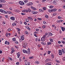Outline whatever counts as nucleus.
I'll return each mask as SVG.
<instances>
[{
    "instance_id": "21",
    "label": "nucleus",
    "mask_w": 65,
    "mask_h": 65,
    "mask_svg": "<svg viewBox=\"0 0 65 65\" xmlns=\"http://www.w3.org/2000/svg\"><path fill=\"white\" fill-rule=\"evenodd\" d=\"M30 63L29 62H28V63H26L25 64V65H30Z\"/></svg>"
},
{
    "instance_id": "1",
    "label": "nucleus",
    "mask_w": 65,
    "mask_h": 65,
    "mask_svg": "<svg viewBox=\"0 0 65 65\" xmlns=\"http://www.w3.org/2000/svg\"><path fill=\"white\" fill-rule=\"evenodd\" d=\"M19 4L23 6L25 5V3H24V2L22 1H20L19 2Z\"/></svg>"
},
{
    "instance_id": "46",
    "label": "nucleus",
    "mask_w": 65,
    "mask_h": 65,
    "mask_svg": "<svg viewBox=\"0 0 65 65\" xmlns=\"http://www.w3.org/2000/svg\"><path fill=\"white\" fill-rule=\"evenodd\" d=\"M36 31H39V29H36Z\"/></svg>"
},
{
    "instance_id": "23",
    "label": "nucleus",
    "mask_w": 65,
    "mask_h": 65,
    "mask_svg": "<svg viewBox=\"0 0 65 65\" xmlns=\"http://www.w3.org/2000/svg\"><path fill=\"white\" fill-rule=\"evenodd\" d=\"M15 12H19L20 10H15Z\"/></svg>"
},
{
    "instance_id": "61",
    "label": "nucleus",
    "mask_w": 65,
    "mask_h": 65,
    "mask_svg": "<svg viewBox=\"0 0 65 65\" xmlns=\"http://www.w3.org/2000/svg\"><path fill=\"white\" fill-rule=\"evenodd\" d=\"M53 15H56V13H54L53 14Z\"/></svg>"
},
{
    "instance_id": "10",
    "label": "nucleus",
    "mask_w": 65,
    "mask_h": 65,
    "mask_svg": "<svg viewBox=\"0 0 65 65\" xmlns=\"http://www.w3.org/2000/svg\"><path fill=\"white\" fill-rule=\"evenodd\" d=\"M28 18L29 19V20H30L31 21H32L33 20V19L32 17H28Z\"/></svg>"
},
{
    "instance_id": "62",
    "label": "nucleus",
    "mask_w": 65,
    "mask_h": 65,
    "mask_svg": "<svg viewBox=\"0 0 65 65\" xmlns=\"http://www.w3.org/2000/svg\"><path fill=\"white\" fill-rule=\"evenodd\" d=\"M8 31H11V30L9 28L8 29Z\"/></svg>"
},
{
    "instance_id": "39",
    "label": "nucleus",
    "mask_w": 65,
    "mask_h": 65,
    "mask_svg": "<svg viewBox=\"0 0 65 65\" xmlns=\"http://www.w3.org/2000/svg\"><path fill=\"white\" fill-rule=\"evenodd\" d=\"M25 33L26 34H27V35H28V34H29V33H28V32H27V31H25Z\"/></svg>"
},
{
    "instance_id": "30",
    "label": "nucleus",
    "mask_w": 65,
    "mask_h": 65,
    "mask_svg": "<svg viewBox=\"0 0 65 65\" xmlns=\"http://www.w3.org/2000/svg\"><path fill=\"white\" fill-rule=\"evenodd\" d=\"M51 56L52 58H54L55 57V55L54 54H52Z\"/></svg>"
},
{
    "instance_id": "45",
    "label": "nucleus",
    "mask_w": 65,
    "mask_h": 65,
    "mask_svg": "<svg viewBox=\"0 0 65 65\" xmlns=\"http://www.w3.org/2000/svg\"><path fill=\"white\" fill-rule=\"evenodd\" d=\"M44 43H45L43 42H41V43L42 44H43V45H44L45 44H44Z\"/></svg>"
},
{
    "instance_id": "56",
    "label": "nucleus",
    "mask_w": 65,
    "mask_h": 65,
    "mask_svg": "<svg viewBox=\"0 0 65 65\" xmlns=\"http://www.w3.org/2000/svg\"><path fill=\"white\" fill-rule=\"evenodd\" d=\"M21 14L22 15H25V14L24 13H21Z\"/></svg>"
},
{
    "instance_id": "47",
    "label": "nucleus",
    "mask_w": 65,
    "mask_h": 65,
    "mask_svg": "<svg viewBox=\"0 0 65 65\" xmlns=\"http://www.w3.org/2000/svg\"><path fill=\"white\" fill-rule=\"evenodd\" d=\"M29 21V20L28 19H27L26 20V22H28Z\"/></svg>"
},
{
    "instance_id": "37",
    "label": "nucleus",
    "mask_w": 65,
    "mask_h": 65,
    "mask_svg": "<svg viewBox=\"0 0 65 65\" xmlns=\"http://www.w3.org/2000/svg\"><path fill=\"white\" fill-rule=\"evenodd\" d=\"M43 24H44L45 25H46V23L45 21H44L43 22Z\"/></svg>"
},
{
    "instance_id": "16",
    "label": "nucleus",
    "mask_w": 65,
    "mask_h": 65,
    "mask_svg": "<svg viewBox=\"0 0 65 65\" xmlns=\"http://www.w3.org/2000/svg\"><path fill=\"white\" fill-rule=\"evenodd\" d=\"M10 19L11 20H12L13 21H14L15 20L14 18L13 17H10Z\"/></svg>"
},
{
    "instance_id": "52",
    "label": "nucleus",
    "mask_w": 65,
    "mask_h": 65,
    "mask_svg": "<svg viewBox=\"0 0 65 65\" xmlns=\"http://www.w3.org/2000/svg\"><path fill=\"white\" fill-rule=\"evenodd\" d=\"M58 19H62V17H61L60 16H58Z\"/></svg>"
},
{
    "instance_id": "3",
    "label": "nucleus",
    "mask_w": 65,
    "mask_h": 65,
    "mask_svg": "<svg viewBox=\"0 0 65 65\" xmlns=\"http://www.w3.org/2000/svg\"><path fill=\"white\" fill-rule=\"evenodd\" d=\"M23 12H28V11L27 9H24L22 10Z\"/></svg>"
},
{
    "instance_id": "24",
    "label": "nucleus",
    "mask_w": 65,
    "mask_h": 65,
    "mask_svg": "<svg viewBox=\"0 0 65 65\" xmlns=\"http://www.w3.org/2000/svg\"><path fill=\"white\" fill-rule=\"evenodd\" d=\"M48 11H49V12H53V9H51L50 10H48Z\"/></svg>"
},
{
    "instance_id": "57",
    "label": "nucleus",
    "mask_w": 65,
    "mask_h": 65,
    "mask_svg": "<svg viewBox=\"0 0 65 65\" xmlns=\"http://www.w3.org/2000/svg\"><path fill=\"white\" fill-rule=\"evenodd\" d=\"M63 60L64 61H65V57H63L62 58Z\"/></svg>"
},
{
    "instance_id": "2",
    "label": "nucleus",
    "mask_w": 65,
    "mask_h": 65,
    "mask_svg": "<svg viewBox=\"0 0 65 65\" xmlns=\"http://www.w3.org/2000/svg\"><path fill=\"white\" fill-rule=\"evenodd\" d=\"M32 4L33 3H32V2H30L29 3H27V5L28 6H32Z\"/></svg>"
},
{
    "instance_id": "12",
    "label": "nucleus",
    "mask_w": 65,
    "mask_h": 65,
    "mask_svg": "<svg viewBox=\"0 0 65 65\" xmlns=\"http://www.w3.org/2000/svg\"><path fill=\"white\" fill-rule=\"evenodd\" d=\"M65 49L63 48V49H62L61 51L63 53H65Z\"/></svg>"
},
{
    "instance_id": "43",
    "label": "nucleus",
    "mask_w": 65,
    "mask_h": 65,
    "mask_svg": "<svg viewBox=\"0 0 65 65\" xmlns=\"http://www.w3.org/2000/svg\"><path fill=\"white\" fill-rule=\"evenodd\" d=\"M37 19L38 20H39V21H41V20H42V19H41V18H38Z\"/></svg>"
},
{
    "instance_id": "40",
    "label": "nucleus",
    "mask_w": 65,
    "mask_h": 65,
    "mask_svg": "<svg viewBox=\"0 0 65 65\" xmlns=\"http://www.w3.org/2000/svg\"><path fill=\"white\" fill-rule=\"evenodd\" d=\"M49 34V35H50V36H52V35H53V34H52L51 33H50Z\"/></svg>"
},
{
    "instance_id": "27",
    "label": "nucleus",
    "mask_w": 65,
    "mask_h": 65,
    "mask_svg": "<svg viewBox=\"0 0 65 65\" xmlns=\"http://www.w3.org/2000/svg\"><path fill=\"white\" fill-rule=\"evenodd\" d=\"M3 13H7V12L4 11H4H3Z\"/></svg>"
},
{
    "instance_id": "41",
    "label": "nucleus",
    "mask_w": 65,
    "mask_h": 65,
    "mask_svg": "<svg viewBox=\"0 0 65 65\" xmlns=\"http://www.w3.org/2000/svg\"><path fill=\"white\" fill-rule=\"evenodd\" d=\"M17 30H18V31H21V29L19 28H16Z\"/></svg>"
},
{
    "instance_id": "63",
    "label": "nucleus",
    "mask_w": 65,
    "mask_h": 65,
    "mask_svg": "<svg viewBox=\"0 0 65 65\" xmlns=\"http://www.w3.org/2000/svg\"><path fill=\"white\" fill-rule=\"evenodd\" d=\"M2 7V5L1 4H0V7Z\"/></svg>"
},
{
    "instance_id": "19",
    "label": "nucleus",
    "mask_w": 65,
    "mask_h": 65,
    "mask_svg": "<svg viewBox=\"0 0 65 65\" xmlns=\"http://www.w3.org/2000/svg\"><path fill=\"white\" fill-rule=\"evenodd\" d=\"M57 9H52V11H53V12H55L56 11H57Z\"/></svg>"
},
{
    "instance_id": "4",
    "label": "nucleus",
    "mask_w": 65,
    "mask_h": 65,
    "mask_svg": "<svg viewBox=\"0 0 65 65\" xmlns=\"http://www.w3.org/2000/svg\"><path fill=\"white\" fill-rule=\"evenodd\" d=\"M31 8L33 9V10H36V8H35L34 7L32 6H31L30 7Z\"/></svg>"
},
{
    "instance_id": "48",
    "label": "nucleus",
    "mask_w": 65,
    "mask_h": 65,
    "mask_svg": "<svg viewBox=\"0 0 65 65\" xmlns=\"http://www.w3.org/2000/svg\"><path fill=\"white\" fill-rule=\"evenodd\" d=\"M15 44H18V43H19V42L17 41H16L15 42Z\"/></svg>"
},
{
    "instance_id": "42",
    "label": "nucleus",
    "mask_w": 65,
    "mask_h": 65,
    "mask_svg": "<svg viewBox=\"0 0 65 65\" xmlns=\"http://www.w3.org/2000/svg\"><path fill=\"white\" fill-rule=\"evenodd\" d=\"M8 42V41H6L5 42V44H7V43Z\"/></svg>"
},
{
    "instance_id": "18",
    "label": "nucleus",
    "mask_w": 65,
    "mask_h": 65,
    "mask_svg": "<svg viewBox=\"0 0 65 65\" xmlns=\"http://www.w3.org/2000/svg\"><path fill=\"white\" fill-rule=\"evenodd\" d=\"M17 25V24L15 23H13L12 24V26H15Z\"/></svg>"
},
{
    "instance_id": "55",
    "label": "nucleus",
    "mask_w": 65,
    "mask_h": 65,
    "mask_svg": "<svg viewBox=\"0 0 65 65\" xmlns=\"http://www.w3.org/2000/svg\"><path fill=\"white\" fill-rule=\"evenodd\" d=\"M36 64H39V61H37L36 62Z\"/></svg>"
},
{
    "instance_id": "6",
    "label": "nucleus",
    "mask_w": 65,
    "mask_h": 65,
    "mask_svg": "<svg viewBox=\"0 0 65 65\" xmlns=\"http://www.w3.org/2000/svg\"><path fill=\"white\" fill-rule=\"evenodd\" d=\"M23 51L24 53H25L26 54H28V52H27V50H23Z\"/></svg>"
},
{
    "instance_id": "22",
    "label": "nucleus",
    "mask_w": 65,
    "mask_h": 65,
    "mask_svg": "<svg viewBox=\"0 0 65 65\" xmlns=\"http://www.w3.org/2000/svg\"><path fill=\"white\" fill-rule=\"evenodd\" d=\"M52 44V43L50 42H48L47 43V45H50V44Z\"/></svg>"
},
{
    "instance_id": "17",
    "label": "nucleus",
    "mask_w": 65,
    "mask_h": 65,
    "mask_svg": "<svg viewBox=\"0 0 65 65\" xmlns=\"http://www.w3.org/2000/svg\"><path fill=\"white\" fill-rule=\"evenodd\" d=\"M41 41H45V39L44 38L42 37L41 38Z\"/></svg>"
},
{
    "instance_id": "49",
    "label": "nucleus",
    "mask_w": 65,
    "mask_h": 65,
    "mask_svg": "<svg viewBox=\"0 0 65 65\" xmlns=\"http://www.w3.org/2000/svg\"><path fill=\"white\" fill-rule=\"evenodd\" d=\"M15 51H14V50H12L11 51V53L12 54L13 53V52H14Z\"/></svg>"
},
{
    "instance_id": "9",
    "label": "nucleus",
    "mask_w": 65,
    "mask_h": 65,
    "mask_svg": "<svg viewBox=\"0 0 65 65\" xmlns=\"http://www.w3.org/2000/svg\"><path fill=\"white\" fill-rule=\"evenodd\" d=\"M26 45H27V44H25V43H24L23 44V47L24 48H26Z\"/></svg>"
},
{
    "instance_id": "13",
    "label": "nucleus",
    "mask_w": 65,
    "mask_h": 65,
    "mask_svg": "<svg viewBox=\"0 0 65 65\" xmlns=\"http://www.w3.org/2000/svg\"><path fill=\"white\" fill-rule=\"evenodd\" d=\"M39 10L40 12H43L44 11L42 9H39Z\"/></svg>"
},
{
    "instance_id": "64",
    "label": "nucleus",
    "mask_w": 65,
    "mask_h": 65,
    "mask_svg": "<svg viewBox=\"0 0 65 65\" xmlns=\"http://www.w3.org/2000/svg\"><path fill=\"white\" fill-rule=\"evenodd\" d=\"M22 40H21V39H20V42H22Z\"/></svg>"
},
{
    "instance_id": "8",
    "label": "nucleus",
    "mask_w": 65,
    "mask_h": 65,
    "mask_svg": "<svg viewBox=\"0 0 65 65\" xmlns=\"http://www.w3.org/2000/svg\"><path fill=\"white\" fill-rule=\"evenodd\" d=\"M17 55L18 58H19L20 57V56H21V54H20V53L19 52H18L17 53Z\"/></svg>"
},
{
    "instance_id": "50",
    "label": "nucleus",
    "mask_w": 65,
    "mask_h": 65,
    "mask_svg": "<svg viewBox=\"0 0 65 65\" xmlns=\"http://www.w3.org/2000/svg\"><path fill=\"white\" fill-rule=\"evenodd\" d=\"M43 9L44 10H46V8L45 7H43Z\"/></svg>"
},
{
    "instance_id": "28",
    "label": "nucleus",
    "mask_w": 65,
    "mask_h": 65,
    "mask_svg": "<svg viewBox=\"0 0 65 65\" xmlns=\"http://www.w3.org/2000/svg\"><path fill=\"white\" fill-rule=\"evenodd\" d=\"M47 65H52V64H51V63L50 62H48L47 63Z\"/></svg>"
},
{
    "instance_id": "11",
    "label": "nucleus",
    "mask_w": 65,
    "mask_h": 65,
    "mask_svg": "<svg viewBox=\"0 0 65 65\" xmlns=\"http://www.w3.org/2000/svg\"><path fill=\"white\" fill-rule=\"evenodd\" d=\"M61 29H62V31L63 32H64V31H65V28L64 27H62Z\"/></svg>"
},
{
    "instance_id": "35",
    "label": "nucleus",
    "mask_w": 65,
    "mask_h": 65,
    "mask_svg": "<svg viewBox=\"0 0 65 65\" xmlns=\"http://www.w3.org/2000/svg\"><path fill=\"white\" fill-rule=\"evenodd\" d=\"M50 40V41H51V42H53V41L54 40L53 39H52L51 38Z\"/></svg>"
},
{
    "instance_id": "5",
    "label": "nucleus",
    "mask_w": 65,
    "mask_h": 65,
    "mask_svg": "<svg viewBox=\"0 0 65 65\" xmlns=\"http://www.w3.org/2000/svg\"><path fill=\"white\" fill-rule=\"evenodd\" d=\"M51 59L49 58L47 59H46L45 60V62L46 63L47 62H48V61H51Z\"/></svg>"
},
{
    "instance_id": "60",
    "label": "nucleus",
    "mask_w": 65,
    "mask_h": 65,
    "mask_svg": "<svg viewBox=\"0 0 65 65\" xmlns=\"http://www.w3.org/2000/svg\"><path fill=\"white\" fill-rule=\"evenodd\" d=\"M55 61H56L57 62H58V63H60V62H59V61L58 60H56Z\"/></svg>"
},
{
    "instance_id": "36",
    "label": "nucleus",
    "mask_w": 65,
    "mask_h": 65,
    "mask_svg": "<svg viewBox=\"0 0 65 65\" xmlns=\"http://www.w3.org/2000/svg\"><path fill=\"white\" fill-rule=\"evenodd\" d=\"M45 26V25H44L42 26V28H43V29H45L46 28Z\"/></svg>"
},
{
    "instance_id": "38",
    "label": "nucleus",
    "mask_w": 65,
    "mask_h": 65,
    "mask_svg": "<svg viewBox=\"0 0 65 65\" xmlns=\"http://www.w3.org/2000/svg\"><path fill=\"white\" fill-rule=\"evenodd\" d=\"M43 37V38H46V36L45 35H43V37Z\"/></svg>"
},
{
    "instance_id": "33",
    "label": "nucleus",
    "mask_w": 65,
    "mask_h": 65,
    "mask_svg": "<svg viewBox=\"0 0 65 65\" xmlns=\"http://www.w3.org/2000/svg\"><path fill=\"white\" fill-rule=\"evenodd\" d=\"M53 7H54V6H50L49 8H53Z\"/></svg>"
},
{
    "instance_id": "25",
    "label": "nucleus",
    "mask_w": 65,
    "mask_h": 65,
    "mask_svg": "<svg viewBox=\"0 0 65 65\" xmlns=\"http://www.w3.org/2000/svg\"><path fill=\"white\" fill-rule=\"evenodd\" d=\"M7 13H9V14H11V13H12L10 11H7Z\"/></svg>"
},
{
    "instance_id": "44",
    "label": "nucleus",
    "mask_w": 65,
    "mask_h": 65,
    "mask_svg": "<svg viewBox=\"0 0 65 65\" xmlns=\"http://www.w3.org/2000/svg\"><path fill=\"white\" fill-rule=\"evenodd\" d=\"M61 42L63 43L64 44H65V42L64 41H62Z\"/></svg>"
},
{
    "instance_id": "7",
    "label": "nucleus",
    "mask_w": 65,
    "mask_h": 65,
    "mask_svg": "<svg viewBox=\"0 0 65 65\" xmlns=\"http://www.w3.org/2000/svg\"><path fill=\"white\" fill-rule=\"evenodd\" d=\"M59 54L60 56L62 55V51L61 50H59Z\"/></svg>"
},
{
    "instance_id": "59",
    "label": "nucleus",
    "mask_w": 65,
    "mask_h": 65,
    "mask_svg": "<svg viewBox=\"0 0 65 65\" xmlns=\"http://www.w3.org/2000/svg\"><path fill=\"white\" fill-rule=\"evenodd\" d=\"M19 59L20 62H22V59H21V58H20Z\"/></svg>"
},
{
    "instance_id": "31",
    "label": "nucleus",
    "mask_w": 65,
    "mask_h": 65,
    "mask_svg": "<svg viewBox=\"0 0 65 65\" xmlns=\"http://www.w3.org/2000/svg\"><path fill=\"white\" fill-rule=\"evenodd\" d=\"M6 2L4 0H2V3H5Z\"/></svg>"
},
{
    "instance_id": "15",
    "label": "nucleus",
    "mask_w": 65,
    "mask_h": 65,
    "mask_svg": "<svg viewBox=\"0 0 65 65\" xmlns=\"http://www.w3.org/2000/svg\"><path fill=\"white\" fill-rule=\"evenodd\" d=\"M21 38L22 40H24V39H25V38L23 36H21Z\"/></svg>"
},
{
    "instance_id": "51",
    "label": "nucleus",
    "mask_w": 65,
    "mask_h": 65,
    "mask_svg": "<svg viewBox=\"0 0 65 65\" xmlns=\"http://www.w3.org/2000/svg\"><path fill=\"white\" fill-rule=\"evenodd\" d=\"M28 28H27V29H28V30H31V29L30 28V27H28Z\"/></svg>"
},
{
    "instance_id": "26",
    "label": "nucleus",
    "mask_w": 65,
    "mask_h": 65,
    "mask_svg": "<svg viewBox=\"0 0 65 65\" xmlns=\"http://www.w3.org/2000/svg\"><path fill=\"white\" fill-rule=\"evenodd\" d=\"M0 11L2 12V13H3V11H4V10L2 9H0Z\"/></svg>"
},
{
    "instance_id": "29",
    "label": "nucleus",
    "mask_w": 65,
    "mask_h": 65,
    "mask_svg": "<svg viewBox=\"0 0 65 65\" xmlns=\"http://www.w3.org/2000/svg\"><path fill=\"white\" fill-rule=\"evenodd\" d=\"M12 40L13 41H15V40H16V39H15V38H14L12 39Z\"/></svg>"
},
{
    "instance_id": "58",
    "label": "nucleus",
    "mask_w": 65,
    "mask_h": 65,
    "mask_svg": "<svg viewBox=\"0 0 65 65\" xmlns=\"http://www.w3.org/2000/svg\"><path fill=\"white\" fill-rule=\"evenodd\" d=\"M47 53H48V55H50V53H51V52H50V51H48Z\"/></svg>"
},
{
    "instance_id": "34",
    "label": "nucleus",
    "mask_w": 65,
    "mask_h": 65,
    "mask_svg": "<svg viewBox=\"0 0 65 65\" xmlns=\"http://www.w3.org/2000/svg\"><path fill=\"white\" fill-rule=\"evenodd\" d=\"M45 17L46 18H48V15H45Z\"/></svg>"
},
{
    "instance_id": "14",
    "label": "nucleus",
    "mask_w": 65,
    "mask_h": 65,
    "mask_svg": "<svg viewBox=\"0 0 65 65\" xmlns=\"http://www.w3.org/2000/svg\"><path fill=\"white\" fill-rule=\"evenodd\" d=\"M53 3L54 4H55V5H56V4H57L56 1L54 0L53 1Z\"/></svg>"
},
{
    "instance_id": "20",
    "label": "nucleus",
    "mask_w": 65,
    "mask_h": 65,
    "mask_svg": "<svg viewBox=\"0 0 65 65\" xmlns=\"http://www.w3.org/2000/svg\"><path fill=\"white\" fill-rule=\"evenodd\" d=\"M24 3L25 4H27L28 3V0H24Z\"/></svg>"
},
{
    "instance_id": "53",
    "label": "nucleus",
    "mask_w": 65,
    "mask_h": 65,
    "mask_svg": "<svg viewBox=\"0 0 65 65\" xmlns=\"http://www.w3.org/2000/svg\"><path fill=\"white\" fill-rule=\"evenodd\" d=\"M29 59H32L33 58V57H29Z\"/></svg>"
},
{
    "instance_id": "54",
    "label": "nucleus",
    "mask_w": 65,
    "mask_h": 65,
    "mask_svg": "<svg viewBox=\"0 0 65 65\" xmlns=\"http://www.w3.org/2000/svg\"><path fill=\"white\" fill-rule=\"evenodd\" d=\"M19 62H17L16 63V64L17 65H19Z\"/></svg>"
},
{
    "instance_id": "32",
    "label": "nucleus",
    "mask_w": 65,
    "mask_h": 65,
    "mask_svg": "<svg viewBox=\"0 0 65 65\" xmlns=\"http://www.w3.org/2000/svg\"><path fill=\"white\" fill-rule=\"evenodd\" d=\"M28 52L27 53L28 54H30V50H28Z\"/></svg>"
}]
</instances>
